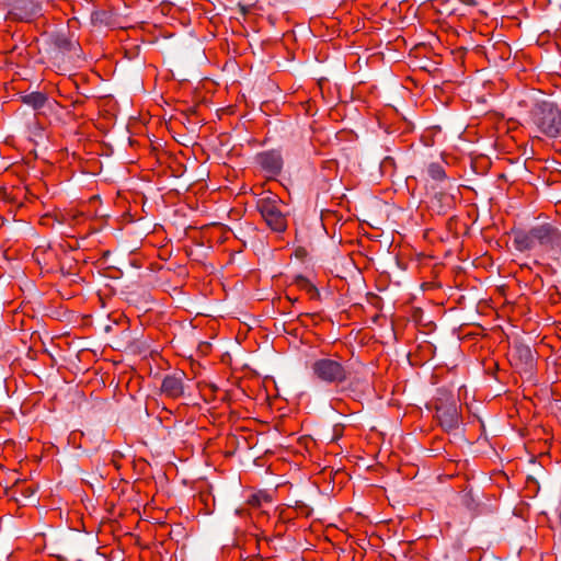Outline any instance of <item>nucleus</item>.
Instances as JSON below:
<instances>
[{
  "mask_svg": "<svg viewBox=\"0 0 561 561\" xmlns=\"http://www.w3.org/2000/svg\"><path fill=\"white\" fill-rule=\"evenodd\" d=\"M294 284L300 289L306 291L311 299H317L320 296L317 287L305 276L297 275L294 279Z\"/></svg>",
  "mask_w": 561,
  "mask_h": 561,
  "instance_id": "obj_11",
  "label": "nucleus"
},
{
  "mask_svg": "<svg viewBox=\"0 0 561 561\" xmlns=\"http://www.w3.org/2000/svg\"><path fill=\"white\" fill-rule=\"evenodd\" d=\"M15 19L20 21L30 22L43 14V9L39 2L34 0H22L14 8L12 12Z\"/></svg>",
  "mask_w": 561,
  "mask_h": 561,
  "instance_id": "obj_8",
  "label": "nucleus"
},
{
  "mask_svg": "<svg viewBox=\"0 0 561 561\" xmlns=\"http://www.w3.org/2000/svg\"><path fill=\"white\" fill-rule=\"evenodd\" d=\"M22 102L28 106H31L33 110H39L44 107V105L47 102L46 94L42 92H32L25 95L21 96Z\"/></svg>",
  "mask_w": 561,
  "mask_h": 561,
  "instance_id": "obj_10",
  "label": "nucleus"
},
{
  "mask_svg": "<svg viewBox=\"0 0 561 561\" xmlns=\"http://www.w3.org/2000/svg\"><path fill=\"white\" fill-rule=\"evenodd\" d=\"M56 46L61 50H70L73 44L65 36L57 37L55 41Z\"/></svg>",
  "mask_w": 561,
  "mask_h": 561,
  "instance_id": "obj_16",
  "label": "nucleus"
},
{
  "mask_svg": "<svg viewBox=\"0 0 561 561\" xmlns=\"http://www.w3.org/2000/svg\"><path fill=\"white\" fill-rule=\"evenodd\" d=\"M436 419L444 431L450 432L459 427L461 412L453 397L438 398L435 401Z\"/></svg>",
  "mask_w": 561,
  "mask_h": 561,
  "instance_id": "obj_4",
  "label": "nucleus"
},
{
  "mask_svg": "<svg viewBox=\"0 0 561 561\" xmlns=\"http://www.w3.org/2000/svg\"><path fill=\"white\" fill-rule=\"evenodd\" d=\"M184 377L185 374L183 371L167 375L161 385L162 393L173 399L180 398L184 392Z\"/></svg>",
  "mask_w": 561,
  "mask_h": 561,
  "instance_id": "obj_7",
  "label": "nucleus"
},
{
  "mask_svg": "<svg viewBox=\"0 0 561 561\" xmlns=\"http://www.w3.org/2000/svg\"><path fill=\"white\" fill-rule=\"evenodd\" d=\"M294 510L297 512V514L304 515L306 517H308L312 512V508L301 501L296 502Z\"/></svg>",
  "mask_w": 561,
  "mask_h": 561,
  "instance_id": "obj_15",
  "label": "nucleus"
},
{
  "mask_svg": "<svg viewBox=\"0 0 561 561\" xmlns=\"http://www.w3.org/2000/svg\"><path fill=\"white\" fill-rule=\"evenodd\" d=\"M105 15H106V12H105V11H100V12H94V13L92 14V18H93V20H95V21H102V22H103V21H104V16H105Z\"/></svg>",
  "mask_w": 561,
  "mask_h": 561,
  "instance_id": "obj_17",
  "label": "nucleus"
},
{
  "mask_svg": "<svg viewBox=\"0 0 561 561\" xmlns=\"http://www.w3.org/2000/svg\"><path fill=\"white\" fill-rule=\"evenodd\" d=\"M256 162L268 178H275L283 169V157L278 150L260 152Z\"/></svg>",
  "mask_w": 561,
  "mask_h": 561,
  "instance_id": "obj_6",
  "label": "nucleus"
},
{
  "mask_svg": "<svg viewBox=\"0 0 561 561\" xmlns=\"http://www.w3.org/2000/svg\"><path fill=\"white\" fill-rule=\"evenodd\" d=\"M530 123L548 138L561 137V110L550 101H539L529 112Z\"/></svg>",
  "mask_w": 561,
  "mask_h": 561,
  "instance_id": "obj_1",
  "label": "nucleus"
},
{
  "mask_svg": "<svg viewBox=\"0 0 561 561\" xmlns=\"http://www.w3.org/2000/svg\"><path fill=\"white\" fill-rule=\"evenodd\" d=\"M286 298H287L288 300H290L291 302H296V301H297V298L291 299L289 296H286Z\"/></svg>",
  "mask_w": 561,
  "mask_h": 561,
  "instance_id": "obj_18",
  "label": "nucleus"
},
{
  "mask_svg": "<svg viewBox=\"0 0 561 561\" xmlns=\"http://www.w3.org/2000/svg\"><path fill=\"white\" fill-rule=\"evenodd\" d=\"M514 245L518 251H533L538 248L535 239L531 237V230L519 231L514 236Z\"/></svg>",
  "mask_w": 561,
  "mask_h": 561,
  "instance_id": "obj_9",
  "label": "nucleus"
},
{
  "mask_svg": "<svg viewBox=\"0 0 561 561\" xmlns=\"http://www.w3.org/2000/svg\"><path fill=\"white\" fill-rule=\"evenodd\" d=\"M530 230L536 244L543 251L554 250L556 244L560 243L561 230L551 224L537 225L531 227Z\"/></svg>",
  "mask_w": 561,
  "mask_h": 561,
  "instance_id": "obj_5",
  "label": "nucleus"
},
{
  "mask_svg": "<svg viewBox=\"0 0 561 561\" xmlns=\"http://www.w3.org/2000/svg\"><path fill=\"white\" fill-rule=\"evenodd\" d=\"M256 208L268 228L275 232H284L287 228V217L283 211V203L273 193L263 194L256 202Z\"/></svg>",
  "mask_w": 561,
  "mask_h": 561,
  "instance_id": "obj_3",
  "label": "nucleus"
},
{
  "mask_svg": "<svg viewBox=\"0 0 561 561\" xmlns=\"http://www.w3.org/2000/svg\"><path fill=\"white\" fill-rule=\"evenodd\" d=\"M310 368L313 379L325 385L344 383L351 376L347 362L339 356L318 358Z\"/></svg>",
  "mask_w": 561,
  "mask_h": 561,
  "instance_id": "obj_2",
  "label": "nucleus"
},
{
  "mask_svg": "<svg viewBox=\"0 0 561 561\" xmlns=\"http://www.w3.org/2000/svg\"><path fill=\"white\" fill-rule=\"evenodd\" d=\"M518 358L523 360L526 365H531L534 362L533 352L529 346L518 344L514 347Z\"/></svg>",
  "mask_w": 561,
  "mask_h": 561,
  "instance_id": "obj_12",
  "label": "nucleus"
},
{
  "mask_svg": "<svg viewBox=\"0 0 561 561\" xmlns=\"http://www.w3.org/2000/svg\"><path fill=\"white\" fill-rule=\"evenodd\" d=\"M439 202L443 203L440 206L439 213H446V208H449L451 206L453 198L450 195L440 193L435 196Z\"/></svg>",
  "mask_w": 561,
  "mask_h": 561,
  "instance_id": "obj_14",
  "label": "nucleus"
},
{
  "mask_svg": "<svg viewBox=\"0 0 561 561\" xmlns=\"http://www.w3.org/2000/svg\"><path fill=\"white\" fill-rule=\"evenodd\" d=\"M428 174L432 179L440 181L445 179V170L439 163H432L428 167Z\"/></svg>",
  "mask_w": 561,
  "mask_h": 561,
  "instance_id": "obj_13",
  "label": "nucleus"
}]
</instances>
